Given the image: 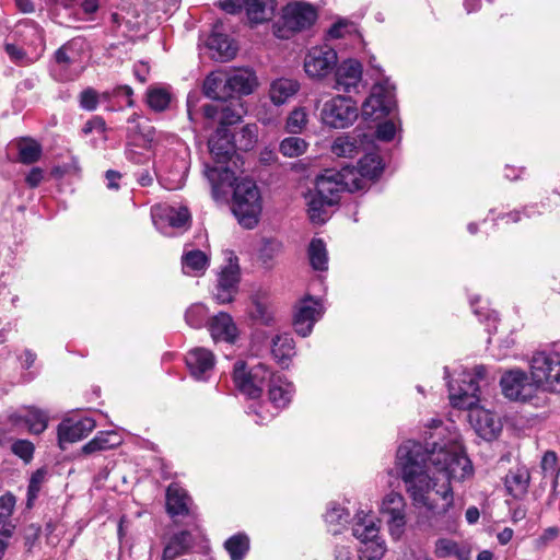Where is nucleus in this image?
<instances>
[{"label":"nucleus","mask_w":560,"mask_h":560,"mask_svg":"<svg viewBox=\"0 0 560 560\" xmlns=\"http://www.w3.org/2000/svg\"><path fill=\"white\" fill-rule=\"evenodd\" d=\"M378 532V526L372 520L358 518L354 523L352 534L363 545L359 550L361 560H381L384 556L386 548Z\"/></svg>","instance_id":"nucleus-12"},{"label":"nucleus","mask_w":560,"mask_h":560,"mask_svg":"<svg viewBox=\"0 0 560 560\" xmlns=\"http://www.w3.org/2000/svg\"><path fill=\"white\" fill-rule=\"evenodd\" d=\"M209 330L213 340H223L233 343L236 338L237 328L232 317L221 312L211 319Z\"/></svg>","instance_id":"nucleus-26"},{"label":"nucleus","mask_w":560,"mask_h":560,"mask_svg":"<svg viewBox=\"0 0 560 560\" xmlns=\"http://www.w3.org/2000/svg\"><path fill=\"white\" fill-rule=\"evenodd\" d=\"M364 189L363 179L350 166L340 171L325 170L316 177L315 190L308 197V215L314 224H323L328 219L327 207L338 203L343 191L354 192Z\"/></svg>","instance_id":"nucleus-3"},{"label":"nucleus","mask_w":560,"mask_h":560,"mask_svg":"<svg viewBox=\"0 0 560 560\" xmlns=\"http://www.w3.org/2000/svg\"><path fill=\"white\" fill-rule=\"evenodd\" d=\"M11 451L27 464L33 459L35 446L28 440H16L12 443Z\"/></svg>","instance_id":"nucleus-49"},{"label":"nucleus","mask_w":560,"mask_h":560,"mask_svg":"<svg viewBox=\"0 0 560 560\" xmlns=\"http://www.w3.org/2000/svg\"><path fill=\"white\" fill-rule=\"evenodd\" d=\"M268 386L269 400L276 408H284L290 404L293 393L291 383L273 374Z\"/></svg>","instance_id":"nucleus-28"},{"label":"nucleus","mask_w":560,"mask_h":560,"mask_svg":"<svg viewBox=\"0 0 560 560\" xmlns=\"http://www.w3.org/2000/svg\"><path fill=\"white\" fill-rule=\"evenodd\" d=\"M428 459L417 443L401 445L397 451L400 476L413 505L425 508L433 515H442L452 505L451 486L431 471Z\"/></svg>","instance_id":"nucleus-2"},{"label":"nucleus","mask_w":560,"mask_h":560,"mask_svg":"<svg viewBox=\"0 0 560 560\" xmlns=\"http://www.w3.org/2000/svg\"><path fill=\"white\" fill-rule=\"evenodd\" d=\"M406 500L399 492L387 493L381 503L380 513L385 518L393 538L398 539L402 535L406 524Z\"/></svg>","instance_id":"nucleus-13"},{"label":"nucleus","mask_w":560,"mask_h":560,"mask_svg":"<svg viewBox=\"0 0 560 560\" xmlns=\"http://www.w3.org/2000/svg\"><path fill=\"white\" fill-rule=\"evenodd\" d=\"M55 59L56 62L59 65L68 66L71 63V59L67 54V46H61L56 52H55Z\"/></svg>","instance_id":"nucleus-63"},{"label":"nucleus","mask_w":560,"mask_h":560,"mask_svg":"<svg viewBox=\"0 0 560 560\" xmlns=\"http://www.w3.org/2000/svg\"><path fill=\"white\" fill-rule=\"evenodd\" d=\"M5 51L10 56V58L14 61H19L25 57L24 50L19 48L18 46L13 44H7L5 45Z\"/></svg>","instance_id":"nucleus-61"},{"label":"nucleus","mask_w":560,"mask_h":560,"mask_svg":"<svg viewBox=\"0 0 560 560\" xmlns=\"http://www.w3.org/2000/svg\"><path fill=\"white\" fill-rule=\"evenodd\" d=\"M240 270L236 264L230 261L219 273L218 284L213 296L219 304L231 303L238 291Z\"/></svg>","instance_id":"nucleus-18"},{"label":"nucleus","mask_w":560,"mask_h":560,"mask_svg":"<svg viewBox=\"0 0 560 560\" xmlns=\"http://www.w3.org/2000/svg\"><path fill=\"white\" fill-rule=\"evenodd\" d=\"M194 539L189 532L174 534L163 549L161 560H175L186 555L192 547Z\"/></svg>","instance_id":"nucleus-27"},{"label":"nucleus","mask_w":560,"mask_h":560,"mask_svg":"<svg viewBox=\"0 0 560 560\" xmlns=\"http://www.w3.org/2000/svg\"><path fill=\"white\" fill-rule=\"evenodd\" d=\"M358 176L363 179L364 188L366 187V179H374L378 177L383 171L381 158L376 154H365L358 162V167H352Z\"/></svg>","instance_id":"nucleus-34"},{"label":"nucleus","mask_w":560,"mask_h":560,"mask_svg":"<svg viewBox=\"0 0 560 560\" xmlns=\"http://www.w3.org/2000/svg\"><path fill=\"white\" fill-rule=\"evenodd\" d=\"M207 308L201 304L191 305L185 314L186 323L194 327L199 328L203 325L207 319Z\"/></svg>","instance_id":"nucleus-46"},{"label":"nucleus","mask_w":560,"mask_h":560,"mask_svg":"<svg viewBox=\"0 0 560 560\" xmlns=\"http://www.w3.org/2000/svg\"><path fill=\"white\" fill-rule=\"evenodd\" d=\"M348 518L349 513L336 503L330 504L325 514V521L328 525H342L348 522Z\"/></svg>","instance_id":"nucleus-50"},{"label":"nucleus","mask_w":560,"mask_h":560,"mask_svg":"<svg viewBox=\"0 0 560 560\" xmlns=\"http://www.w3.org/2000/svg\"><path fill=\"white\" fill-rule=\"evenodd\" d=\"M307 142L299 137L284 138L279 145L280 152L288 158H298L307 150Z\"/></svg>","instance_id":"nucleus-44"},{"label":"nucleus","mask_w":560,"mask_h":560,"mask_svg":"<svg viewBox=\"0 0 560 560\" xmlns=\"http://www.w3.org/2000/svg\"><path fill=\"white\" fill-rule=\"evenodd\" d=\"M396 128L392 121L380 124L376 129V137L383 141H390L395 137Z\"/></svg>","instance_id":"nucleus-56"},{"label":"nucleus","mask_w":560,"mask_h":560,"mask_svg":"<svg viewBox=\"0 0 560 560\" xmlns=\"http://www.w3.org/2000/svg\"><path fill=\"white\" fill-rule=\"evenodd\" d=\"M281 244L276 241H267L260 248V259L264 264H268L273 256L280 250Z\"/></svg>","instance_id":"nucleus-55"},{"label":"nucleus","mask_w":560,"mask_h":560,"mask_svg":"<svg viewBox=\"0 0 560 560\" xmlns=\"http://www.w3.org/2000/svg\"><path fill=\"white\" fill-rule=\"evenodd\" d=\"M234 142L237 143V149L247 151L253 148L256 142V135L254 126H244L237 135V138H233Z\"/></svg>","instance_id":"nucleus-48"},{"label":"nucleus","mask_w":560,"mask_h":560,"mask_svg":"<svg viewBox=\"0 0 560 560\" xmlns=\"http://www.w3.org/2000/svg\"><path fill=\"white\" fill-rule=\"evenodd\" d=\"M502 394L510 400H528L539 388L535 381L522 370L504 372L500 380Z\"/></svg>","instance_id":"nucleus-14"},{"label":"nucleus","mask_w":560,"mask_h":560,"mask_svg":"<svg viewBox=\"0 0 560 560\" xmlns=\"http://www.w3.org/2000/svg\"><path fill=\"white\" fill-rule=\"evenodd\" d=\"M338 57L329 46L312 48L304 59L305 72L311 78H324L337 66Z\"/></svg>","instance_id":"nucleus-15"},{"label":"nucleus","mask_w":560,"mask_h":560,"mask_svg":"<svg viewBox=\"0 0 560 560\" xmlns=\"http://www.w3.org/2000/svg\"><path fill=\"white\" fill-rule=\"evenodd\" d=\"M246 0H221L219 2L220 8L230 13L235 14L241 12L242 8L245 7Z\"/></svg>","instance_id":"nucleus-57"},{"label":"nucleus","mask_w":560,"mask_h":560,"mask_svg":"<svg viewBox=\"0 0 560 560\" xmlns=\"http://www.w3.org/2000/svg\"><path fill=\"white\" fill-rule=\"evenodd\" d=\"M19 161L23 164H33L42 156L40 144L33 139H21L18 142Z\"/></svg>","instance_id":"nucleus-40"},{"label":"nucleus","mask_w":560,"mask_h":560,"mask_svg":"<svg viewBox=\"0 0 560 560\" xmlns=\"http://www.w3.org/2000/svg\"><path fill=\"white\" fill-rule=\"evenodd\" d=\"M94 428L95 421L91 418H83L78 421H63L58 427L59 444L80 441L92 432Z\"/></svg>","instance_id":"nucleus-22"},{"label":"nucleus","mask_w":560,"mask_h":560,"mask_svg":"<svg viewBox=\"0 0 560 560\" xmlns=\"http://www.w3.org/2000/svg\"><path fill=\"white\" fill-rule=\"evenodd\" d=\"M186 364L195 378L202 380L203 375L213 368L214 357L209 350L197 348L187 353Z\"/></svg>","instance_id":"nucleus-24"},{"label":"nucleus","mask_w":560,"mask_h":560,"mask_svg":"<svg viewBox=\"0 0 560 560\" xmlns=\"http://www.w3.org/2000/svg\"><path fill=\"white\" fill-rule=\"evenodd\" d=\"M245 9L252 24H261L273 18L276 0H246Z\"/></svg>","instance_id":"nucleus-29"},{"label":"nucleus","mask_w":560,"mask_h":560,"mask_svg":"<svg viewBox=\"0 0 560 560\" xmlns=\"http://www.w3.org/2000/svg\"><path fill=\"white\" fill-rule=\"evenodd\" d=\"M428 458L435 466V470L444 482L450 486L451 480H463L471 474L472 467L469 458L458 444L448 448H441L433 452Z\"/></svg>","instance_id":"nucleus-7"},{"label":"nucleus","mask_w":560,"mask_h":560,"mask_svg":"<svg viewBox=\"0 0 560 560\" xmlns=\"http://www.w3.org/2000/svg\"><path fill=\"white\" fill-rule=\"evenodd\" d=\"M221 116H219L220 126L225 127L238 122L245 113L240 97H229L228 101H221Z\"/></svg>","instance_id":"nucleus-33"},{"label":"nucleus","mask_w":560,"mask_h":560,"mask_svg":"<svg viewBox=\"0 0 560 560\" xmlns=\"http://www.w3.org/2000/svg\"><path fill=\"white\" fill-rule=\"evenodd\" d=\"M394 106V94L384 84H374L369 97L362 104V116L365 119L380 118L390 113Z\"/></svg>","instance_id":"nucleus-16"},{"label":"nucleus","mask_w":560,"mask_h":560,"mask_svg":"<svg viewBox=\"0 0 560 560\" xmlns=\"http://www.w3.org/2000/svg\"><path fill=\"white\" fill-rule=\"evenodd\" d=\"M225 73L212 72L203 81V93L207 97L217 102L228 101V92L225 88Z\"/></svg>","instance_id":"nucleus-32"},{"label":"nucleus","mask_w":560,"mask_h":560,"mask_svg":"<svg viewBox=\"0 0 560 560\" xmlns=\"http://www.w3.org/2000/svg\"><path fill=\"white\" fill-rule=\"evenodd\" d=\"M529 480L528 469L524 466H517L514 469H510L504 478V486L510 495L521 499L527 493Z\"/></svg>","instance_id":"nucleus-25"},{"label":"nucleus","mask_w":560,"mask_h":560,"mask_svg":"<svg viewBox=\"0 0 560 560\" xmlns=\"http://www.w3.org/2000/svg\"><path fill=\"white\" fill-rule=\"evenodd\" d=\"M234 135L225 127H218L210 137L208 147L215 165H206L205 175L212 185L213 190L232 186L235 180L234 172L226 165L236 153L237 143L233 140Z\"/></svg>","instance_id":"nucleus-5"},{"label":"nucleus","mask_w":560,"mask_h":560,"mask_svg":"<svg viewBox=\"0 0 560 560\" xmlns=\"http://www.w3.org/2000/svg\"><path fill=\"white\" fill-rule=\"evenodd\" d=\"M335 560H352V551L348 546H337L335 550Z\"/></svg>","instance_id":"nucleus-62"},{"label":"nucleus","mask_w":560,"mask_h":560,"mask_svg":"<svg viewBox=\"0 0 560 560\" xmlns=\"http://www.w3.org/2000/svg\"><path fill=\"white\" fill-rule=\"evenodd\" d=\"M133 91L129 85H119L113 90V96H126L127 98V106L131 107L133 106V100H132Z\"/></svg>","instance_id":"nucleus-59"},{"label":"nucleus","mask_w":560,"mask_h":560,"mask_svg":"<svg viewBox=\"0 0 560 560\" xmlns=\"http://www.w3.org/2000/svg\"><path fill=\"white\" fill-rule=\"evenodd\" d=\"M316 11L304 3H290L282 9L280 21L275 25V34L289 38L291 33L310 27L316 20Z\"/></svg>","instance_id":"nucleus-10"},{"label":"nucleus","mask_w":560,"mask_h":560,"mask_svg":"<svg viewBox=\"0 0 560 560\" xmlns=\"http://www.w3.org/2000/svg\"><path fill=\"white\" fill-rule=\"evenodd\" d=\"M232 211L245 229H254L261 212V198L255 182L248 178L233 182Z\"/></svg>","instance_id":"nucleus-6"},{"label":"nucleus","mask_w":560,"mask_h":560,"mask_svg":"<svg viewBox=\"0 0 560 560\" xmlns=\"http://www.w3.org/2000/svg\"><path fill=\"white\" fill-rule=\"evenodd\" d=\"M486 366H477L475 373L464 371L460 377L448 382V396L454 407L468 409V421L483 440L490 436V411L479 406L478 381L485 378Z\"/></svg>","instance_id":"nucleus-4"},{"label":"nucleus","mask_w":560,"mask_h":560,"mask_svg":"<svg viewBox=\"0 0 560 560\" xmlns=\"http://www.w3.org/2000/svg\"><path fill=\"white\" fill-rule=\"evenodd\" d=\"M119 444V438L115 432H100L94 439L83 445L82 453L93 454L95 452L112 450Z\"/></svg>","instance_id":"nucleus-37"},{"label":"nucleus","mask_w":560,"mask_h":560,"mask_svg":"<svg viewBox=\"0 0 560 560\" xmlns=\"http://www.w3.org/2000/svg\"><path fill=\"white\" fill-rule=\"evenodd\" d=\"M45 477V469H37L36 471L33 472L27 488L28 500H32L37 497V493L40 490V486L44 482Z\"/></svg>","instance_id":"nucleus-53"},{"label":"nucleus","mask_w":560,"mask_h":560,"mask_svg":"<svg viewBox=\"0 0 560 560\" xmlns=\"http://www.w3.org/2000/svg\"><path fill=\"white\" fill-rule=\"evenodd\" d=\"M272 375L264 363H258L249 370L246 369L244 361H237L234 364L233 381L235 387L252 399L261 396L264 386L269 384Z\"/></svg>","instance_id":"nucleus-8"},{"label":"nucleus","mask_w":560,"mask_h":560,"mask_svg":"<svg viewBox=\"0 0 560 560\" xmlns=\"http://www.w3.org/2000/svg\"><path fill=\"white\" fill-rule=\"evenodd\" d=\"M530 375L539 388L550 392L560 388V354L536 352L530 361Z\"/></svg>","instance_id":"nucleus-9"},{"label":"nucleus","mask_w":560,"mask_h":560,"mask_svg":"<svg viewBox=\"0 0 560 560\" xmlns=\"http://www.w3.org/2000/svg\"><path fill=\"white\" fill-rule=\"evenodd\" d=\"M189 497L178 485L172 483L166 491V509L170 515H187Z\"/></svg>","instance_id":"nucleus-31"},{"label":"nucleus","mask_w":560,"mask_h":560,"mask_svg":"<svg viewBox=\"0 0 560 560\" xmlns=\"http://www.w3.org/2000/svg\"><path fill=\"white\" fill-rule=\"evenodd\" d=\"M428 459L417 443L401 445L397 451L400 476L413 505L425 508L433 515H442L452 505L451 486L431 471Z\"/></svg>","instance_id":"nucleus-1"},{"label":"nucleus","mask_w":560,"mask_h":560,"mask_svg":"<svg viewBox=\"0 0 560 560\" xmlns=\"http://www.w3.org/2000/svg\"><path fill=\"white\" fill-rule=\"evenodd\" d=\"M208 46L217 52L215 58L221 61L232 59L236 54V47L232 44L228 35L213 32L208 39Z\"/></svg>","instance_id":"nucleus-36"},{"label":"nucleus","mask_w":560,"mask_h":560,"mask_svg":"<svg viewBox=\"0 0 560 560\" xmlns=\"http://www.w3.org/2000/svg\"><path fill=\"white\" fill-rule=\"evenodd\" d=\"M369 141L370 138L366 133L355 129L353 133L337 137L331 145V152L340 158H353L361 152L364 143Z\"/></svg>","instance_id":"nucleus-21"},{"label":"nucleus","mask_w":560,"mask_h":560,"mask_svg":"<svg viewBox=\"0 0 560 560\" xmlns=\"http://www.w3.org/2000/svg\"><path fill=\"white\" fill-rule=\"evenodd\" d=\"M323 314V305L319 301L312 298L302 300L295 308L293 317V326L302 337H306L312 332L314 324Z\"/></svg>","instance_id":"nucleus-17"},{"label":"nucleus","mask_w":560,"mask_h":560,"mask_svg":"<svg viewBox=\"0 0 560 560\" xmlns=\"http://www.w3.org/2000/svg\"><path fill=\"white\" fill-rule=\"evenodd\" d=\"M15 505V498L11 493L0 497V523L10 522Z\"/></svg>","instance_id":"nucleus-52"},{"label":"nucleus","mask_w":560,"mask_h":560,"mask_svg":"<svg viewBox=\"0 0 560 560\" xmlns=\"http://www.w3.org/2000/svg\"><path fill=\"white\" fill-rule=\"evenodd\" d=\"M357 118V103L349 96L337 95L325 102L320 110L322 121L336 129L349 127Z\"/></svg>","instance_id":"nucleus-11"},{"label":"nucleus","mask_w":560,"mask_h":560,"mask_svg":"<svg viewBox=\"0 0 560 560\" xmlns=\"http://www.w3.org/2000/svg\"><path fill=\"white\" fill-rule=\"evenodd\" d=\"M335 68V84L332 88L345 93L357 90L362 80V65L355 59H347Z\"/></svg>","instance_id":"nucleus-19"},{"label":"nucleus","mask_w":560,"mask_h":560,"mask_svg":"<svg viewBox=\"0 0 560 560\" xmlns=\"http://www.w3.org/2000/svg\"><path fill=\"white\" fill-rule=\"evenodd\" d=\"M44 178V171L39 167H33L27 174L25 182L31 188L37 187Z\"/></svg>","instance_id":"nucleus-58"},{"label":"nucleus","mask_w":560,"mask_h":560,"mask_svg":"<svg viewBox=\"0 0 560 560\" xmlns=\"http://www.w3.org/2000/svg\"><path fill=\"white\" fill-rule=\"evenodd\" d=\"M182 264H183V270L185 273H190V272L199 273V272H203L206 270V268L208 267V264H209V259L203 252H201L199 249H195V250L187 252L183 256Z\"/></svg>","instance_id":"nucleus-39"},{"label":"nucleus","mask_w":560,"mask_h":560,"mask_svg":"<svg viewBox=\"0 0 560 560\" xmlns=\"http://www.w3.org/2000/svg\"><path fill=\"white\" fill-rule=\"evenodd\" d=\"M127 122L130 125L127 129L128 135L136 136L140 135L144 138L147 141H152L154 136V129L152 127H148L147 129H143L139 122V115L132 114Z\"/></svg>","instance_id":"nucleus-51"},{"label":"nucleus","mask_w":560,"mask_h":560,"mask_svg":"<svg viewBox=\"0 0 560 560\" xmlns=\"http://www.w3.org/2000/svg\"><path fill=\"white\" fill-rule=\"evenodd\" d=\"M308 257L313 269L318 271L327 270L328 254L326 245L320 238H313L308 246Z\"/></svg>","instance_id":"nucleus-38"},{"label":"nucleus","mask_w":560,"mask_h":560,"mask_svg":"<svg viewBox=\"0 0 560 560\" xmlns=\"http://www.w3.org/2000/svg\"><path fill=\"white\" fill-rule=\"evenodd\" d=\"M14 425H24L33 434H40L48 425V413L33 406L23 407L10 416Z\"/></svg>","instance_id":"nucleus-20"},{"label":"nucleus","mask_w":560,"mask_h":560,"mask_svg":"<svg viewBox=\"0 0 560 560\" xmlns=\"http://www.w3.org/2000/svg\"><path fill=\"white\" fill-rule=\"evenodd\" d=\"M222 102L217 104H207L202 106L203 115L206 118L214 119L219 115L221 116Z\"/></svg>","instance_id":"nucleus-60"},{"label":"nucleus","mask_w":560,"mask_h":560,"mask_svg":"<svg viewBox=\"0 0 560 560\" xmlns=\"http://www.w3.org/2000/svg\"><path fill=\"white\" fill-rule=\"evenodd\" d=\"M231 560H243L249 549V539L245 534H236L224 544Z\"/></svg>","instance_id":"nucleus-43"},{"label":"nucleus","mask_w":560,"mask_h":560,"mask_svg":"<svg viewBox=\"0 0 560 560\" xmlns=\"http://www.w3.org/2000/svg\"><path fill=\"white\" fill-rule=\"evenodd\" d=\"M98 104V94L94 89H85L80 94V105L83 109L94 110Z\"/></svg>","instance_id":"nucleus-54"},{"label":"nucleus","mask_w":560,"mask_h":560,"mask_svg":"<svg viewBox=\"0 0 560 560\" xmlns=\"http://www.w3.org/2000/svg\"><path fill=\"white\" fill-rule=\"evenodd\" d=\"M249 316L255 322L265 326L271 325L275 319L273 311L270 304L267 301L259 298H255L253 300Z\"/></svg>","instance_id":"nucleus-42"},{"label":"nucleus","mask_w":560,"mask_h":560,"mask_svg":"<svg viewBox=\"0 0 560 560\" xmlns=\"http://www.w3.org/2000/svg\"><path fill=\"white\" fill-rule=\"evenodd\" d=\"M225 78L228 98L250 94L256 83L254 73L247 69H238L231 73H225Z\"/></svg>","instance_id":"nucleus-23"},{"label":"nucleus","mask_w":560,"mask_h":560,"mask_svg":"<svg viewBox=\"0 0 560 560\" xmlns=\"http://www.w3.org/2000/svg\"><path fill=\"white\" fill-rule=\"evenodd\" d=\"M299 90V83L292 79L276 80L270 86V98L273 104L281 105L292 97Z\"/></svg>","instance_id":"nucleus-35"},{"label":"nucleus","mask_w":560,"mask_h":560,"mask_svg":"<svg viewBox=\"0 0 560 560\" xmlns=\"http://www.w3.org/2000/svg\"><path fill=\"white\" fill-rule=\"evenodd\" d=\"M14 3L22 13H32L35 11V5L31 0H14Z\"/></svg>","instance_id":"nucleus-64"},{"label":"nucleus","mask_w":560,"mask_h":560,"mask_svg":"<svg viewBox=\"0 0 560 560\" xmlns=\"http://www.w3.org/2000/svg\"><path fill=\"white\" fill-rule=\"evenodd\" d=\"M165 215L168 224L173 228L180 229L189 225L190 213L186 207H180L178 209L170 208Z\"/></svg>","instance_id":"nucleus-45"},{"label":"nucleus","mask_w":560,"mask_h":560,"mask_svg":"<svg viewBox=\"0 0 560 560\" xmlns=\"http://www.w3.org/2000/svg\"><path fill=\"white\" fill-rule=\"evenodd\" d=\"M307 122V114L303 108L292 110L287 119V130L291 133L301 132Z\"/></svg>","instance_id":"nucleus-47"},{"label":"nucleus","mask_w":560,"mask_h":560,"mask_svg":"<svg viewBox=\"0 0 560 560\" xmlns=\"http://www.w3.org/2000/svg\"><path fill=\"white\" fill-rule=\"evenodd\" d=\"M171 93L161 86H151L147 91V104L154 112H163L168 108Z\"/></svg>","instance_id":"nucleus-41"},{"label":"nucleus","mask_w":560,"mask_h":560,"mask_svg":"<svg viewBox=\"0 0 560 560\" xmlns=\"http://www.w3.org/2000/svg\"><path fill=\"white\" fill-rule=\"evenodd\" d=\"M271 353L281 365L288 366L295 355V342L291 335L284 332L275 336L271 341Z\"/></svg>","instance_id":"nucleus-30"}]
</instances>
